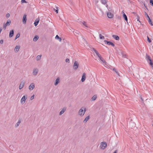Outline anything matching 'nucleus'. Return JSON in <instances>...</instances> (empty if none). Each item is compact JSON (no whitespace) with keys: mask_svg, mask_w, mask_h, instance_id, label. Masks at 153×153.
<instances>
[{"mask_svg":"<svg viewBox=\"0 0 153 153\" xmlns=\"http://www.w3.org/2000/svg\"><path fill=\"white\" fill-rule=\"evenodd\" d=\"M86 111V109L85 107H82L80 108L78 112V114L81 117L83 116Z\"/></svg>","mask_w":153,"mask_h":153,"instance_id":"obj_1","label":"nucleus"},{"mask_svg":"<svg viewBox=\"0 0 153 153\" xmlns=\"http://www.w3.org/2000/svg\"><path fill=\"white\" fill-rule=\"evenodd\" d=\"M27 98V95H24L20 100L21 104L22 105L25 104Z\"/></svg>","mask_w":153,"mask_h":153,"instance_id":"obj_2","label":"nucleus"},{"mask_svg":"<svg viewBox=\"0 0 153 153\" xmlns=\"http://www.w3.org/2000/svg\"><path fill=\"white\" fill-rule=\"evenodd\" d=\"M107 146V144L106 142H101L100 143V147L101 149L104 150L106 148Z\"/></svg>","mask_w":153,"mask_h":153,"instance_id":"obj_3","label":"nucleus"},{"mask_svg":"<svg viewBox=\"0 0 153 153\" xmlns=\"http://www.w3.org/2000/svg\"><path fill=\"white\" fill-rule=\"evenodd\" d=\"M35 84L33 82L31 83L28 86V89L30 91H32L35 88Z\"/></svg>","mask_w":153,"mask_h":153,"instance_id":"obj_4","label":"nucleus"},{"mask_svg":"<svg viewBox=\"0 0 153 153\" xmlns=\"http://www.w3.org/2000/svg\"><path fill=\"white\" fill-rule=\"evenodd\" d=\"M107 15L108 17L110 19H112L113 18L114 16L113 12L110 11H109L107 12Z\"/></svg>","mask_w":153,"mask_h":153,"instance_id":"obj_5","label":"nucleus"},{"mask_svg":"<svg viewBox=\"0 0 153 153\" xmlns=\"http://www.w3.org/2000/svg\"><path fill=\"white\" fill-rule=\"evenodd\" d=\"M60 78L59 77H57L54 81V85L55 86H57L60 83Z\"/></svg>","mask_w":153,"mask_h":153,"instance_id":"obj_6","label":"nucleus"},{"mask_svg":"<svg viewBox=\"0 0 153 153\" xmlns=\"http://www.w3.org/2000/svg\"><path fill=\"white\" fill-rule=\"evenodd\" d=\"M39 70L38 68H35L33 69L32 72V74L33 76H36Z\"/></svg>","mask_w":153,"mask_h":153,"instance_id":"obj_7","label":"nucleus"},{"mask_svg":"<svg viewBox=\"0 0 153 153\" xmlns=\"http://www.w3.org/2000/svg\"><path fill=\"white\" fill-rule=\"evenodd\" d=\"M11 24V21L10 20H7V22L5 24H4L3 25V28L4 30L6 28L7 26H9Z\"/></svg>","mask_w":153,"mask_h":153,"instance_id":"obj_8","label":"nucleus"},{"mask_svg":"<svg viewBox=\"0 0 153 153\" xmlns=\"http://www.w3.org/2000/svg\"><path fill=\"white\" fill-rule=\"evenodd\" d=\"M79 66V64L77 61H75L73 65V68L74 69L76 70Z\"/></svg>","mask_w":153,"mask_h":153,"instance_id":"obj_9","label":"nucleus"},{"mask_svg":"<svg viewBox=\"0 0 153 153\" xmlns=\"http://www.w3.org/2000/svg\"><path fill=\"white\" fill-rule=\"evenodd\" d=\"M99 59L100 60V61H101L102 62L103 65L105 67H107V63L105 61V60H104L103 58L101 56L100 58H99Z\"/></svg>","mask_w":153,"mask_h":153,"instance_id":"obj_10","label":"nucleus"},{"mask_svg":"<svg viewBox=\"0 0 153 153\" xmlns=\"http://www.w3.org/2000/svg\"><path fill=\"white\" fill-rule=\"evenodd\" d=\"M146 58L147 60V61H149V64L150 65H152L153 64V61L151 59L150 57L149 56H146Z\"/></svg>","mask_w":153,"mask_h":153,"instance_id":"obj_11","label":"nucleus"},{"mask_svg":"<svg viewBox=\"0 0 153 153\" xmlns=\"http://www.w3.org/2000/svg\"><path fill=\"white\" fill-rule=\"evenodd\" d=\"M25 84V82L24 81H22L19 86V90L22 89L24 87Z\"/></svg>","mask_w":153,"mask_h":153,"instance_id":"obj_12","label":"nucleus"},{"mask_svg":"<svg viewBox=\"0 0 153 153\" xmlns=\"http://www.w3.org/2000/svg\"><path fill=\"white\" fill-rule=\"evenodd\" d=\"M66 107H64L61 109V111H60L59 114V115H61L62 114H63L66 111Z\"/></svg>","mask_w":153,"mask_h":153,"instance_id":"obj_13","label":"nucleus"},{"mask_svg":"<svg viewBox=\"0 0 153 153\" xmlns=\"http://www.w3.org/2000/svg\"><path fill=\"white\" fill-rule=\"evenodd\" d=\"M104 42L109 45H111L112 46H114V44L110 42H108L106 40H105Z\"/></svg>","mask_w":153,"mask_h":153,"instance_id":"obj_14","label":"nucleus"},{"mask_svg":"<svg viewBox=\"0 0 153 153\" xmlns=\"http://www.w3.org/2000/svg\"><path fill=\"white\" fill-rule=\"evenodd\" d=\"M90 117L89 115L86 117L83 121V123H86L89 120Z\"/></svg>","mask_w":153,"mask_h":153,"instance_id":"obj_15","label":"nucleus"},{"mask_svg":"<svg viewBox=\"0 0 153 153\" xmlns=\"http://www.w3.org/2000/svg\"><path fill=\"white\" fill-rule=\"evenodd\" d=\"M86 79V74L85 73H83L81 79V81L82 82H84Z\"/></svg>","mask_w":153,"mask_h":153,"instance_id":"obj_16","label":"nucleus"},{"mask_svg":"<svg viewBox=\"0 0 153 153\" xmlns=\"http://www.w3.org/2000/svg\"><path fill=\"white\" fill-rule=\"evenodd\" d=\"M20 48V46L19 45H17L15 47L14 51L16 52H17L19 50Z\"/></svg>","mask_w":153,"mask_h":153,"instance_id":"obj_17","label":"nucleus"},{"mask_svg":"<svg viewBox=\"0 0 153 153\" xmlns=\"http://www.w3.org/2000/svg\"><path fill=\"white\" fill-rule=\"evenodd\" d=\"M21 122V120H19L17 123L16 124L15 127L16 128H17L20 125V123Z\"/></svg>","mask_w":153,"mask_h":153,"instance_id":"obj_18","label":"nucleus"},{"mask_svg":"<svg viewBox=\"0 0 153 153\" xmlns=\"http://www.w3.org/2000/svg\"><path fill=\"white\" fill-rule=\"evenodd\" d=\"M22 21L24 24H25L26 22V15H24Z\"/></svg>","mask_w":153,"mask_h":153,"instance_id":"obj_19","label":"nucleus"},{"mask_svg":"<svg viewBox=\"0 0 153 153\" xmlns=\"http://www.w3.org/2000/svg\"><path fill=\"white\" fill-rule=\"evenodd\" d=\"M14 35V30H12L10 32L9 36L10 38L12 37Z\"/></svg>","mask_w":153,"mask_h":153,"instance_id":"obj_20","label":"nucleus"},{"mask_svg":"<svg viewBox=\"0 0 153 153\" xmlns=\"http://www.w3.org/2000/svg\"><path fill=\"white\" fill-rule=\"evenodd\" d=\"M93 50L95 53L96 54L97 56L99 58L101 57L100 55L98 53V52L94 48L93 49Z\"/></svg>","mask_w":153,"mask_h":153,"instance_id":"obj_21","label":"nucleus"},{"mask_svg":"<svg viewBox=\"0 0 153 153\" xmlns=\"http://www.w3.org/2000/svg\"><path fill=\"white\" fill-rule=\"evenodd\" d=\"M55 39L58 40L59 42H61L62 40L61 38L59 37L58 35H56L55 37Z\"/></svg>","mask_w":153,"mask_h":153,"instance_id":"obj_22","label":"nucleus"},{"mask_svg":"<svg viewBox=\"0 0 153 153\" xmlns=\"http://www.w3.org/2000/svg\"><path fill=\"white\" fill-rule=\"evenodd\" d=\"M42 55H38L36 56V60L37 61H38L39 60H40L41 58Z\"/></svg>","mask_w":153,"mask_h":153,"instance_id":"obj_23","label":"nucleus"},{"mask_svg":"<svg viewBox=\"0 0 153 153\" xmlns=\"http://www.w3.org/2000/svg\"><path fill=\"white\" fill-rule=\"evenodd\" d=\"M97 98V96L96 95H94L91 98V100L92 101H94Z\"/></svg>","mask_w":153,"mask_h":153,"instance_id":"obj_24","label":"nucleus"},{"mask_svg":"<svg viewBox=\"0 0 153 153\" xmlns=\"http://www.w3.org/2000/svg\"><path fill=\"white\" fill-rule=\"evenodd\" d=\"M123 17L124 18L125 20L128 23V19L127 17L124 13L123 15Z\"/></svg>","mask_w":153,"mask_h":153,"instance_id":"obj_25","label":"nucleus"},{"mask_svg":"<svg viewBox=\"0 0 153 153\" xmlns=\"http://www.w3.org/2000/svg\"><path fill=\"white\" fill-rule=\"evenodd\" d=\"M39 22V19H36L34 23V25L36 26L38 24Z\"/></svg>","mask_w":153,"mask_h":153,"instance_id":"obj_26","label":"nucleus"},{"mask_svg":"<svg viewBox=\"0 0 153 153\" xmlns=\"http://www.w3.org/2000/svg\"><path fill=\"white\" fill-rule=\"evenodd\" d=\"M112 37L113 38H114L116 40H118L119 39V37L117 36L113 35L112 36Z\"/></svg>","mask_w":153,"mask_h":153,"instance_id":"obj_27","label":"nucleus"},{"mask_svg":"<svg viewBox=\"0 0 153 153\" xmlns=\"http://www.w3.org/2000/svg\"><path fill=\"white\" fill-rule=\"evenodd\" d=\"M39 37L38 36H35L33 39V41L34 42L36 41L39 39Z\"/></svg>","mask_w":153,"mask_h":153,"instance_id":"obj_28","label":"nucleus"},{"mask_svg":"<svg viewBox=\"0 0 153 153\" xmlns=\"http://www.w3.org/2000/svg\"><path fill=\"white\" fill-rule=\"evenodd\" d=\"M148 20V21L149 23V24L151 25H153V24L152 23V22L151 21V19H150V18H149V19H147Z\"/></svg>","mask_w":153,"mask_h":153,"instance_id":"obj_29","label":"nucleus"},{"mask_svg":"<svg viewBox=\"0 0 153 153\" xmlns=\"http://www.w3.org/2000/svg\"><path fill=\"white\" fill-rule=\"evenodd\" d=\"M101 2L102 3L104 4H105L106 3V0H101Z\"/></svg>","mask_w":153,"mask_h":153,"instance_id":"obj_30","label":"nucleus"},{"mask_svg":"<svg viewBox=\"0 0 153 153\" xmlns=\"http://www.w3.org/2000/svg\"><path fill=\"white\" fill-rule=\"evenodd\" d=\"M100 36V39H104L105 37L102 36L101 34H100L99 35Z\"/></svg>","mask_w":153,"mask_h":153,"instance_id":"obj_31","label":"nucleus"},{"mask_svg":"<svg viewBox=\"0 0 153 153\" xmlns=\"http://www.w3.org/2000/svg\"><path fill=\"white\" fill-rule=\"evenodd\" d=\"M20 36V33H18V34H17L16 36L15 40H16V39H17V38H19V37Z\"/></svg>","mask_w":153,"mask_h":153,"instance_id":"obj_32","label":"nucleus"},{"mask_svg":"<svg viewBox=\"0 0 153 153\" xmlns=\"http://www.w3.org/2000/svg\"><path fill=\"white\" fill-rule=\"evenodd\" d=\"M34 94H33L32 96L31 97H30V100H33L34 98Z\"/></svg>","mask_w":153,"mask_h":153,"instance_id":"obj_33","label":"nucleus"},{"mask_svg":"<svg viewBox=\"0 0 153 153\" xmlns=\"http://www.w3.org/2000/svg\"><path fill=\"white\" fill-rule=\"evenodd\" d=\"M147 41L149 43H150L151 42V39H150L149 37L147 36Z\"/></svg>","mask_w":153,"mask_h":153,"instance_id":"obj_34","label":"nucleus"},{"mask_svg":"<svg viewBox=\"0 0 153 153\" xmlns=\"http://www.w3.org/2000/svg\"><path fill=\"white\" fill-rule=\"evenodd\" d=\"M65 62L67 63H69L70 62V60L69 59L67 58L65 59Z\"/></svg>","mask_w":153,"mask_h":153,"instance_id":"obj_35","label":"nucleus"},{"mask_svg":"<svg viewBox=\"0 0 153 153\" xmlns=\"http://www.w3.org/2000/svg\"><path fill=\"white\" fill-rule=\"evenodd\" d=\"M82 23L86 27H87L86 22H83Z\"/></svg>","mask_w":153,"mask_h":153,"instance_id":"obj_36","label":"nucleus"},{"mask_svg":"<svg viewBox=\"0 0 153 153\" xmlns=\"http://www.w3.org/2000/svg\"><path fill=\"white\" fill-rule=\"evenodd\" d=\"M149 2L153 6V0H150Z\"/></svg>","mask_w":153,"mask_h":153,"instance_id":"obj_37","label":"nucleus"},{"mask_svg":"<svg viewBox=\"0 0 153 153\" xmlns=\"http://www.w3.org/2000/svg\"><path fill=\"white\" fill-rule=\"evenodd\" d=\"M122 56L124 57H126V55L124 54V53H122Z\"/></svg>","mask_w":153,"mask_h":153,"instance_id":"obj_38","label":"nucleus"},{"mask_svg":"<svg viewBox=\"0 0 153 153\" xmlns=\"http://www.w3.org/2000/svg\"><path fill=\"white\" fill-rule=\"evenodd\" d=\"M10 14L9 13H7L6 15V16L7 18H8L10 17Z\"/></svg>","mask_w":153,"mask_h":153,"instance_id":"obj_39","label":"nucleus"},{"mask_svg":"<svg viewBox=\"0 0 153 153\" xmlns=\"http://www.w3.org/2000/svg\"><path fill=\"white\" fill-rule=\"evenodd\" d=\"M21 2L22 3H27V2L25 0H22Z\"/></svg>","mask_w":153,"mask_h":153,"instance_id":"obj_40","label":"nucleus"},{"mask_svg":"<svg viewBox=\"0 0 153 153\" xmlns=\"http://www.w3.org/2000/svg\"><path fill=\"white\" fill-rule=\"evenodd\" d=\"M3 43V40H1L0 41V43L1 44H2Z\"/></svg>","mask_w":153,"mask_h":153,"instance_id":"obj_41","label":"nucleus"},{"mask_svg":"<svg viewBox=\"0 0 153 153\" xmlns=\"http://www.w3.org/2000/svg\"><path fill=\"white\" fill-rule=\"evenodd\" d=\"M147 19H149V18H150L149 16L147 15Z\"/></svg>","mask_w":153,"mask_h":153,"instance_id":"obj_42","label":"nucleus"},{"mask_svg":"<svg viewBox=\"0 0 153 153\" xmlns=\"http://www.w3.org/2000/svg\"><path fill=\"white\" fill-rule=\"evenodd\" d=\"M2 29L1 28H0V34L1 33V31H2Z\"/></svg>","mask_w":153,"mask_h":153,"instance_id":"obj_43","label":"nucleus"},{"mask_svg":"<svg viewBox=\"0 0 153 153\" xmlns=\"http://www.w3.org/2000/svg\"><path fill=\"white\" fill-rule=\"evenodd\" d=\"M55 12L57 13H58V10H55Z\"/></svg>","mask_w":153,"mask_h":153,"instance_id":"obj_44","label":"nucleus"},{"mask_svg":"<svg viewBox=\"0 0 153 153\" xmlns=\"http://www.w3.org/2000/svg\"><path fill=\"white\" fill-rule=\"evenodd\" d=\"M151 67L152 68V69H153V64L152 65H150Z\"/></svg>","mask_w":153,"mask_h":153,"instance_id":"obj_45","label":"nucleus"},{"mask_svg":"<svg viewBox=\"0 0 153 153\" xmlns=\"http://www.w3.org/2000/svg\"><path fill=\"white\" fill-rule=\"evenodd\" d=\"M113 153H117V151H114V152Z\"/></svg>","mask_w":153,"mask_h":153,"instance_id":"obj_46","label":"nucleus"},{"mask_svg":"<svg viewBox=\"0 0 153 153\" xmlns=\"http://www.w3.org/2000/svg\"><path fill=\"white\" fill-rule=\"evenodd\" d=\"M115 72H116V73L117 74H118V72H117V71H115Z\"/></svg>","mask_w":153,"mask_h":153,"instance_id":"obj_47","label":"nucleus"},{"mask_svg":"<svg viewBox=\"0 0 153 153\" xmlns=\"http://www.w3.org/2000/svg\"><path fill=\"white\" fill-rule=\"evenodd\" d=\"M137 21H139V22H140V21H139V20L138 19H137Z\"/></svg>","mask_w":153,"mask_h":153,"instance_id":"obj_48","label":"nucleus"},{"mask_svg":"<svg viewBox=\"0 0 153 153\" xmlns=\"http://www.w3.org/2000/svg\"><path fill=\"white\" fill-rule=\"evenodd\" d=\"M107 6H108V5H107V4H106V7H107Z\"/></svg>","mask_w":153,"mask_h":153,"instance_id":"obj_49","label":"nucleus"},{"mask_svg":"<svg viewBox=\"0 0 153 153\" xmlns=\"http://www.w3.org/2000/svg\"><path fill=\"white\" fill-rule=\"evenodd\" d=\"M152 48H153V45L152 46Z\"/></svg>","mask_w":153,"mask_h":153,"instance_id":"obj_50","label":"nucleus"}]
</instances>
